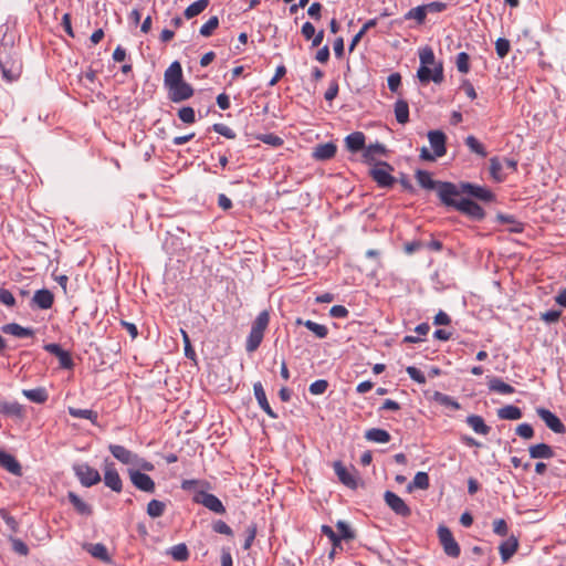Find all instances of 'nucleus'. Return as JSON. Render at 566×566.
Wrapping results in <instances>:
<instances>
[{
  "label": "nucleus",
  "mask_w": 566,
  "mask_h": 566,
  "mask_svg": "<svg viewBox=\"0 0 566 566\" xmlns=\"http://www.w3.org/2000/svg\"><path fill=\"white\" fill-rule=\"evenodd\" d=\"M327 387H328L327 380L318 379V380H315L314 382H312L310 385L308 389L312 395H322L326 391Z\"/></svg>",
  "instance_id": "nucleus-56"
},
{
  "label": "nucleus",
  "mask_w": 566,
  "mask_h": 566,
  "mask_svg": "<svg viewBox=\"0 0 566 566\" xmlns=\"http://www.w3.org/2000/svg\"><path fill=\"white\" fill-rule=\"evenodd\" d=\"M386 504L399 516L408 517L411 515L410 507L406 502L391 491H386L384 495Z\"/></svg>",
  "instance_id": "nucleus-8"
},
{
  "label": "nucleus",
  "mask_w": 566,
  "mask_h": 566,
  "mask_svg": "<svg viewBox=\"0 0 566 566\" xmlns=\"http://www.w3.org/2000/svg\"><path fill=\"white\" fill-rule=\"evenodd\" d=\"M488 386L491 391H495L501 395H512L515 391L511 385L504 382L501 378L497 377L490 378Z\"/></svg>",
  "instance_id": "nucleus-26"
},
{
  "label": "nucleus",
  "mask_w": 566,
  "mask_h": 566,
  "mask_svg": "<svg viewBox=\"0 0 566 566\" xmlns=\"http://www.w3.org/2000/svg\"><path fill=\"white\" fill-rule=\"evenodd\" d=\"M129 478L134 486L138 490L153 493L155 491V482L153 479L146 473L140 472L139 470H128Z\"/></svg>",
  "instance_id": "nucleus-10"
},
{
  "label": "nucleus",
  "mask_w": 566,
  "mask_h": 566,
  "mask_svg": "<svg viewBox=\"0 0 566 566\" xmlns=\"http://www.w3.org/2000/svg\"><path fill=\"white\" fill-rule=\"evenodd\" d=\"M74 471L82 485L93 486L101 481L98 471L88 464H77L74 467Z\"/></svg>",
  "instance_id": "nucleus-5"
},
{
  "label": "nucleus",
  "mask_w": 566,
  "mask_h": 566,
  "mask_svg": "<svg viewBox=\"0 0 566 566\" xmlns=\"http://www.w3.org/2000/svg\"><path fill=\"white\" fill-rule=\"evenodd\" d=\"M263 339V334L260 332L250 331V334L247 339L245 349L248 353H253L256 350V348L260 346L261 342Z\"/></svg>",
  "instance_id": "nucleus-43"
},
{
  "label": "nucleus",
  "mask_w": 566,
  "mask_h": 566,
  "mask_svg": "<svg viewBox=\"0 0 566 566\" xmlns=\"http://www.w3.org/2000/svg\"><path fill=\"white\" fill-rule=\"evenodd\" d=\"M270 322V315L268 311H262L255 318L252 324L251 329L260 332L264 335V331L266 329Z\"/></svg>",
  "instance_id": "nucleus-44"
},
{
  "label": "nucleus",
  "mask_w": 566,
  "mask_h": 566,
  "mask_svg": "<svg viewBox=\"0 0 566 566\" xmlns=\"http://www.w3.org/2000/svg\"><path fill=\"white\" fill-rule=\"evenodd\" d=\"M427 13H440L448 9L449 4L442 1H432L423 4Z\"/></svg>",
  "instance_id": "nucleus-54"
},
{
  "label": "nucleus",
  "mask_w": 566,
  "mask_h": 566,
  "mask_svg": "<svg viewBox=\"0 0 566 566\" xmlns=\"http://www.w3.org/2000/svg\"><path fill=\"white\" fill-rule=\"evenodd\" d=\"M296 324L304 325L308 331L314 333L315 336L318 337V338H325L327 336V334H328V329H327V327L325 325L318 324V323L313 322L311 319L302 321L301 318H298L296 321Z\"/></svg>",
  "instance_id": "nucleus-30"
},
{
  "label": "nucleus",
  "mask_w": 566,
  "mask_h": 566,
  "mask_svg": "<svg viewBox=\"0 0 566 566\" xmlns=\"http://www.w3.org/2000/svg\"><path fill=\"white\" fill-rule=\"evenodd\" d=\"M337 147L334 143H325L317 145L313 150V158L316 160L332 159L336 154Z\"/></svg>",
  "instance_id": "nucleus-19"
},
{
  "label": "nucleus",
  "mask_w": 566,
  "mask_h": 566,
  "mask_svg": "<svg viewBox=\"0 0 566 566\" xmlns=\"http://www.w3.org/2000/svg\"><path fill=\"white\" fill-rule=\"evenodd\" d=\"M193 501L196 503L202 504L208 510L217 513V514H224L226 509L222 504V502L213 494L207 493L203 491H199L195 494Z\"/></svg>",
  "instance_id": "nucleus-6"
},
{
  "label": "nucleus",
  "mask_w": 566,
  "mask_h": 566,
  "mask_svg": "<svg viewBox=\"0 0 566 566\" xmlns=\"http://www.w3.org/2000/svg\"><path fill=\"white\" fill-rule=\"evenodd\" d=\"M253 391H254L255 399H256L259 406L261 407V409L272 419H276L277 415L271 408V406L266 399V395H265L262 384L255 382L253 386Z\"/></svg>",
  "instance_id": "nucleus-15"
},
{
  "label": "nucleus",
  "mask_w": 566,
  "mask_h": 566,
  "mask_svg": "<svg viewBox=\"0 0 566 566\" xmlns=\"http://www.w3.org/2000/svg\"><path fill=\"white\" fill-rule=\"evenodd\" d=\"M170 555L175 560L184 562L188 559L189 552L185 544H178L171 547Z\"/></svg>",
  "instance_id": "nucleus-50"
},
{
  "label": "nucleus",
  "mask_w": 566,
  "mask_h": 566,
  "mask_svg": "<svg viewBox=\"0 0 566 566\" xmlns=\"http://www.w3.org/2000/svg\"><path fill=\"white\" fill-rule=\"evenodd\" d=\"M507 524L503 518L495 520L493 522V532L500 536H505L507 534Z\"/></svg>",
  "instance_id": "nucleus-64"
},
{
  "label": "nucleus",
  "mask_w": 566,
  "mask_h": 566,
  "mask_svg": "<svg viewBox=\"0 0 566 566\" xmlns=\"http://www.w3.org/2000/svg\"><path fill=\"white\" fill-rule=\"evenodd\" d=\"M516 434L523 439H531L534 436V430L528 423H521L516 427Z\"/></svg>",
  "instance_id": "nucleus-62"
},
{
  "label": "nucleus",
  "mask_w": 566,
  "mask_h": 566,
  "mask_svg": "<svg viewBox=\"0 0 566 566\" xmlns=\"http://www.w3.org/2000/svg\"><path fill=\"white\" fill-rule=\"evenodd\" d=\"M419 82L423 85L429 82H434L436 84H440L443 81V73H417Z\"/></svg>",
  "instance_id": "nucleus-52"
},
{
  "label": "nucleus",
  "mask_w": 566,
  "mask_h": 566,
  "mask_svg": "<svg viewBox=\"0 0 566 566\" xmlns=\"http://www.w3.org/2000/svg\"><path fill=\"white\" fill-rule=\"evenodd\" d=\"M336 528L338 531V536L340 537V542L344 541H353L356 538V533L352 527L344 521H338L336 523Z\"/></svg>",
  "instance_id": "nucleus-40"
},
{
  "label": "nucleus",
  "mask_w": 566,
  "mask_h": 566,
  "mask_svg": "<svg viewBox=\"0 0 566 566\" xmlns=\"http://www.w3.org/2000/svg\"><path fill=\"white\" fill-rule=\"evenodd\" d=\"M208 6L209 0H197L185 9L184 15L186 19H192L205 11Z\"/></svg>",
  "instance_id": "nucleus-32"
},
{
  "label": "nucleus",
  "mask_w": 566,
  "mask_h": 566,
  "mask_svg": "<svg viewBox=\"0 0 566 566\" xmlns=\"http://www.w3.org/2000/svg\"><path fill=\"white\" fill-rule=\"evenodd\" d=\"M345 145L350 153L365 150V135L361 132L352 133L346 136Z\"/></svg>",
  "instance_id": "nucleus-20"
},
{
  "label": "nucleus",
  "mask_w": 566,
  "mask_h": 566,
  "mask_svg": "<svg viewBox=\"0 0 566 566\" xmlns=\"http://www.w3.org/2000/svg\"><path fill=\"white\" fill-rule=\"evenodd\" d=\"M321 531L332 542L333 546H340V537L328 525H322Z\"/></svg>",
  "instance_id": "nucleus-60"
},
{
  "label": "nucleus",
  "mask_w": 566,
  "mask_h": 566,
  "mask_svg": "<svg viewBox=\"0 0 566 566\" xmlns=\"http://www.w3.org/2000/svg\"><path fill=\"white\" fill-rule=\"evenodd\" d=\"M385 153V146L382 144L376 143L366 147L363 156L367 163H370L376 159V156L384 155Z\"/></svg>",
  "instance_id": "nucleus-38"
},
{
  "label": "nucleus",
  "mask_w": 566,
  "mask_h": 566,
  "mask_svg": "<svg viewBox=\"0 0 566 566\" xmlns=\"http://www.w3.org/2000/svg\"><path fill=\"white\" fill-rule=\"evenodd\" d=\"M219 27V18L217 15L211 17L201 28H200V35L202 36H210L213 31Z\"/></svg>",
  "instance_id": "nucleus-49"
},
{
  "label": "nucleus",
  "mask_w": 566,
  "mask_h": 566,
  "mask_svg": "<svg viewBox=\"0 0 566 566\" xmlns=\"http://www.w3.org/2000/svg\"><path fill=\"white\" fill-rule=\"evenodd\" d=\"M528 452L532 459H552L554 457L552 447L546 443L531 446Z\"/></svg>",
  "instance_id": "nucleus-22"
},
{
  "label": "nucleus",
  "mask_w": 566,
  "mask_h": 566,
  "mask_svg": "<svg viewBox=\"0 0 566 566\" xmlns=\"http://www.w3.org/2000/svg\"><path fill=\"white\" fill-rule=\"evenodd\" d=\"M405 20H415L418 25H422L426 22L427 12L423 4L415 7L405 13Z\"/></svg>",
  "instance_id": "nucleus-35"
},
{
  "label": "nucleus",
  "mask_w": 566,
  "mask_h": 566,
  "mask_svg": "<svg viewBox=\"0 0 566 566\" xmlns=\"http://www.w3.org/2000/svg\"><path fill=\"white\" fill-rule=\"evenodd\" d=\"M428 138L436 156L442 157L446 154V135L440 130H431Z\"/></svg>",
  "instance_id": "nucleus-18"
},
{
  "label": "nucleus",
  "mask_w": 566,
  "mask_h": 566,
  "mask_svg": "<svg viewBox=\"0 0 566 566\" xmlns=\"http://www.w3.org/2000/svg\"><path fill=\"white\" fill-rule=\"evenodd\" d=\"M395 116L399 124H406L409 119V106L408 103L399 99L395 104Z\"/></svg>",
  "instance_id": "nucleus-37"
},
{
  "label": "nucleus",
  "mask_w": 566,
  "mask_h": 566,
  "mask_svg": "<svg viewBox=\"0 0 566 566\" xmlns=\"http://www.w3.org/2000/svg\"><path fill=\"white\" fill-rule=\"evenodd\" d=\"M22 394L29 400L36 402V403H43L48 400V392L42 387L34 388V389H24V390H22Z\"/></svg>",
  "instance_id": "nucleus-34"
},
{
  "label": "nucleus",
  "mask_w": 566,
  "mask_h": 566,
  "mask_svg": "<svg viewBox=\"0 0 566 566\" xmlns=\"http://www.w3.org/2000/svg\"><path fill=\"white\" fill-rule=\"evenodd\" d=\"M416 179L422 188L428 189V190L437 189L438 192H439V185L442 184L441 181H434L431 178L430 172H428L426 170H418L416 172Z\"/></svg>",
  "instance_id": "nucleus-27"
},
{
  "label": "nucleus",
  "mask_w": 566,
  "mask_h": 566,
  "mask_svg": "<svg viewBox=\"0 0 566 566\" xmlns=\"http://www.w3.org/2000/svg\"><path fill=\"white\" fill-rule=\"evenodd\" d=\"M429 488V475L426 472H418L412 482L408 485V490L413 489L427 490Z\"/></svg>",
  "instance_id": "nucleus-41"
},
{
  "label": "nucleus",
  "mask_w": 566,
  "mask_h": 566,
  "mask_svg": "<svg viewBox=\"0 0 566 566\" xmlns=\"http://www.w3.org/2000/svg\"><path fill=\"white\" fill-rule=\"evenodd\" d=\"M502 163L497 157L490 159V174L492 178L497 182H501L505 179V175L502 172Z\"/></svg>",
  "instance_id": "nucleus-42"
},
{
  "label": "nucleus",
  "mask_w": 566,
  "mask_h": 566,
  "mask_svg": "<svg viewBox=\"0 0 566 566\" xmlns=\"http://www.w3.org/2000/svg\"><path fill=\"white\" fill-rule=\"evenodd\" d=\"M0 467L13 475L21 476L22 468L19 461L10 453L0 450Z\"/></svg>",
  "instance_id": "nucleus-14"
},
{
  "label": "nucleus",
  "mask_w": 566,
  "mask_h": 566,
  "mask_svg": "<svg viewBox=\"0 0 566 566\" xmlns=\"http://www.w3.org/2000/svg\"><path fill=\"white\" fill-rule=\"evenodd\" d=\"M84 549L99 560L109 562L111 559L106 546L102 543L85 544Z\"/></svg>",
  "instance_id": "nucleus-28"
},
{
  "label": "nucleus",
  "mask_w": 566,
  "mask_h": 566,
  "mask_svg": "<svg viewBox=\"0 0 566 566\" xmlns=\"http://www.w3.org/2000/svg\"><path fill=\"white\" fill-rule=\"evenodd\" d=\"M334 470L338 478V480L349 489H357L358 486V476L356 469L352 468L348 470L343 465L340 461L334 462Z\"/></svg>",
  "instance_id": "nucleus-7"
},
{
  "label": "nucleus",
  "mask_w": 566,
  "mask_h": 566,
  "mask_svg": "<svg viewBox=\"0 0 566 566\" xmlns=\"http://www.w3.org/2000/svg\"><path fill=\"white\" fill-rule=\"evenodd\" d=\"M517 548L518 542L514 536L503 542L499 547L502 560L506 563L516 553Z\"/></svg>",
  "instance_id": "nucleus-23"
},
{
  "label": "nucleus",
  "mask_w": 566,
  "mask_h": 566,
  "mask_svg": "<svg viewBox=\"0 0 566 566\" xmlns=\"http://www.w3.org/2000/svg\"><path fill=\"white\" fill-rule=\"evenodd\" d=\"M420 65L417 71H443L442 64L430 69L429 65L434 63V53L431 48L426 46L419 52Z\"/></svg>",
  "instance_id": "nucleus-16"
},
{
  "label": "nucleus",
  "mask_w": 566,
  "mask_h": 566,
  "mask_svg": "<svg viewBox=\"0 0 566 566\" xmlns=\"http://www.w3.org/2000/svg\"><path fill=\"white\" fill-rule=\"evenodd\" d=\"M2 413L17 418L23 417V407L17 401H6L0 405Z\"/></svg>",
  "instance_id": "nucleus-33"
},
{
  "label": "nucleus",
  "mask_w": 566,
  "mask_h": 566,
  "mask_svg": "<svg viewBox=\"0 0 566 566\" xmlns=\"http://www.w3.org/2000/svg\"><path fill=\"white\" fill-rule=\"evenodd\" d=\"M510 41L505 38H499L495 42V50L500 57H504L510 51Z\"/></svg>",
  "instance_id": "nucleus-55"
},
{
  "label": "nucleus",
  "mask_w": 566,
  "mask_h": 566,
  "mask_svg": "<svg viewBox=\"0 0 566 566\" xmlns=\"http://www.w3.org/2000/svg\"><path fill=\"white\" fill-rule=\"evenodd\" d=\"M259 139L273 147H279L283 144V139L274 134H263L259 136Z\"/></svg>",
  "instance_id": "nucleus-59"
},
{
  "label": "nucleus",
  "mask_w": 566,
  "mask_h": 566,
  "mask_svg": "<svg viewBox=\"0 0 566 566\" xmlns=\"http://www.w3.org/2000/svg\"><path fill=\"white\" fill-rule=\"evenodd\" d=\"M69 500L77 510L78 513L88 515L92 513L90 505H87L84 501H82L75 493H69Z\"/></svg>",
  "instance_id": "nucleus-47"
},
{
  "label": "nucleus",
  "mask_w": 566,
  "mask_h": 566,
  "mask_svg": "<svg viewBox=\"0 0 566 566\" xmlns=\"http://www.w3.org/2000/svg\"><path fill=\"white\" fill-rule=\"evenodd\" d=\"M497 417L503 420H518L522 418V411L516 406L507 405L497 410Z\"/></svg>",
  "instance_id": "nucleus-31"
},
{
  "label": "nucleus",
  "mask_w": 566,
  "mask_h": 566,
  "mask_svg": "<svg viewBox=\"0 0 566 566\" xmlns=\"http://www.w3.org/2000/svg\"><path fill=\"white\" fill-rule=\"evenodd\" d=\"M67 410L72 417L87 419L91 420L93 423H95L98 418L97 413L90 409H78L74 407H69Z\"/></svg>",
  "instance_id": "nucleus-39"
},
{
  "label": "nucleus",
  "mask_w": 566,
  "mask_h": 566,
  "mask_svg": "<svg viewBox=\"0 0 566 566\" xmlns=\"http://www.w3.org/2000/svg\"><path fill=\"white\" fill-rule=\"evenodd\" d=\"M0 303L12 307L15 304V298L10 291L0 287Z\"/></svg>",
  "instance_id": "nucleus-63"
},
{
  "label": "nucleus",
  "mask_w": 566,
  "mask_h": 566,
  "mask_svg": "<svg viewBox=\"0 0 566 566\" xmlns=\"http://www.w3.org/2000/svg\"><path fill=\"white\" fill-rule=\"evenodd\" d=\"M2 332L15 337H31L34 332L31 328L23 327L17 323H10L2 326Z\"/></svg>",
  "instance_id": "nucleus-24"
},
{
  "label": "nucleus",
  "mask_w": 566,
  "mask_h": 566,
  "mask_svg": "<svg viewBox=\"0 0 566 566\" xmlns=\"http://www.w3.org/2000/svg\"><path fill=\"white\" fill-rule=\"evenodd\" d=\"M178 117L185 124H193L196 122L195 109L190 106L181 107L178 111Z\"/></svg>",
  "instance_id": "nucleus-51"
},
{
  "label": "nucleus",
  "mask_w": 566,
  "mask_h": 566,
  "mask_svg": "<svg viewBox=\"0 0 566 566\" xmlns=\"http://www.w3.org/2000/svg\"><path fill=\"white\" fill-rule=\"evenodd\" d=\"M44 349L59 358L62 368L71 369L73 367L74 364L71 354L64 350L59 344H46Z\"/></svg>",
  "instance_id": "nucleus-13"
},
{
  "label": "nucleus",
  "mask_w": 566,
  "mask_h": 566,
  "mask_svg": "<svg viewBox=\"0 0 566 566\" xmlns=\"http://www.w3.org/2000/svg\"><path fill=\"white\" fill-rule=\"evenodd\" d=\"M104 483L114 492H120L123 488L122 479L114 467V463L105 462Z\"/></svg>",
  "instance_id": "nucleus-12"
},
{
  "label": "nucleus",
  "mask_w": 566,
  "mask_h": 566,
  "mask_svg": "<svg viewBox=\"0 0 566 566\" xmlns=\"http://www.w3.org/2000/svg\"><path fill=\"white\" fill-rule=\"evenodd\" d=\"M378 23V19L377 18H374V19H370L368 20L364 25L363 28L354 35V38L352 39L350 43H349V51L352 52L355 46L359 43V41L361 40V38L366 34V32L368 30H370L371 28H375Z\"/></svg>",
  "instance_id": "nucleus-36"
},
{
  "label": "nucleus",
  "mask_w": 566,
  "mask_h": 566,
  "mask_svg": "<svg viewBox=\"0 0 566 566\" xmlns=\"http://www.w3.org/2000/svg\"><path fill=\"white\" fill-rule=\"evenodd\" d=\"M184 73H165L164 85L172 103H181L193 95L192 86L184 80Z\"/></svg>",
  "instance_id": "nucleus-2"
},
{
  "label": "nucleus",
  "mask_w": 566,
  "mask_h": 566,
  "mask_svg": "<svg viewBox=\"0 0 566 566\" xmlns=\"http://www.w3.org/2000/svg\"><path fill=\"white\" fill-rule=\"evenodd\" d=\"M469 62H470V56L468 53H465V52L458 53L457 59H455V65L458 67V71H469V67H470Z\"/></svg>",
  "instance_id": "nucleus-58"
},
{
  "label": "nucleus",
  "mask_w": 566,
  "mask_h": 566,
  "mask_svg": "<svg viewBox=\"0 0 566 566\" xmlns=\"http://www.w3.org/2000/svg\"><path fill=\"white\" fill-rule=\"evenodd\" d=\"M536 412L553 432L565 433L566 428L555 413L545 408H537Z\"/></svg>",
  "instance_id": "nucleus-11"
},
{
  "label": "nucleus",
  "mask_w": 566,
  "mask_h": 566,
  "mask_svg": "<svg viewBox=\"0 0 566 566\" xmlns=\"http://www.w3.org/2000/svg\"><path fill=\"white\" fill-rule=\"evenodd\" d=\"M166 504L158 500H151L147 505V514L153 517H159L164 514Z\"/></svg>",
  "instance_id": "nucleus-46"
},
{
  "label": "nucleus",
  "mask_w": 566,
  "mask_h": 566,
  "mask_svg": "<svg viewBox=\"0 0 566 566\" xmlns=\"http://www.w3.org/2000/svg\"><path fill=\"white\" fill-rule=\"evenodd\" d=\"M392 167L387 163H378L370 169V176L380 187H391L395 178L391 176Z\"/></svg>",
  "instance_id": "nucleus-4"
},
{
  "label": "nucleus",
  "mask_w": 566,
  "mask_h": 566,
  "mask_svg": "<svg viewBox=\"0 0 566 566\" xmlns=\"http://www.w3.org/2000/svg\"><path fill=\"white\" fill-rule=\"evenodd\" d=\"M54 302V295L46 289L38 290L33 297L32 304L41 310H49L52 307Z\"/></svg>",
  "instance_id": "nucleus-17"
},
{
  "label": "nucleus",
  "mask_w": 566,
  "mask_h": 566,
  "mask_svg": "<svg viewBox=\"0 0 566 566\" xmlns=\"http://www.w3.org/2000/svg\"><path fill=\"white\" fill-rule=\"evenodd\" d=\"M406 371L407 374L409 375V377L415 380L416 382L420 384V385H423L426 384V376L423 375V373L421 370H419L417 367L415 366H408L406 368Z\"/></svg>",
  "instance_id": "nucleus-57"
},
{
  "label": "nucleus",
  "mask_w": 566,
  "mask_h": 566,
  "mask_svg": "<svg viewBox=\"0 0 566 566\" xmlns=\"http://www.w3.org/2000/svg\"><path fill=\"white\" fill-rule=\"evenodd\" d=\"M497 219L501 223L509 224L507 230L510 232L518 233V232L523 231V224L521 222L514 220V218L511 216L499 214Z\"/></svg>",
  "instance_id": "nucleus-48"
},
{
  "label": "nucleus",
  "mask_w": 566,
  "mask_h": 566,
  "mask_svg": "<svg viewBox=\"0 0 566 566\" xmlns=\"http://www.w3.org/2000/svg\"><path fill=\"white\" fill-rule=\"evenodd\" d=\"M108 449L113 457L124 464L130 465L132 462L135 460V453L123 446L109 444Z\"/></svg>",
  "instance_id": "nucleus-21"
},
{
  "label": "nucleus",
  "mask_w": 566,
  "mask_h": 566,
  "mask_svg": "<svg viewBox=\"0 0 566 566\" xmlns=\"http://www.w3.org/2000/svg\"><path fill=\"white\" fill-rule=\"evenodd\" d=\"M458 188L460 193H468L485 202L492 201L494 198V195L488 188L482 186L473 185L470 182H461Z\"/></svg>",
  "instance_id": "nucleus-9"
},
{
  "label": "nucleus",
  "mask_w": 566,
  "mask_h": 566,
  "mask_svg": "<svg viewBox=\"0 0 566 566\" xmlns=\"http://www.w3.org/2000/svg\"><path fill=\"white\" fill-rule=\"evenodd\" d=\"M465 145L469 147V149L481 156V157H486L488 153L484 148V146L472 135L468 136L465 138Z\"/></svg>",
  "instance_id": "nucleus-45"
},
{
  "label": "nucleus",
  "mask_w": 566,
  "mask_h": 566,
  "mask_svg": "<svg viewBox=\"0 0 566 566\" xmlns=\"http://www.w3.org/2000/svg\"><path fill=\"white\" fill-rule=\"evenodd\" d=\"M12 549L22 556H27L29 554V547L27 544L20 538H11Z\"/></svg>",
  "instance_id": "nucleus-61"
},
{
  "label": "nucleus",
  "mask_w": 566,
  "mask_h": 566,
  "mask_svg": "<svg viewBox=\"0 0 566 566\" xmlns=\"http://www.w3.org/2000/svg\"><path fill=\"white\" fill-rule=\"evenodd\" d=\"M212 129L216 133L224 136L228 139H234L237 137L234 130L232 128H230L229 126H227L226 124H221V123L213 124Z\"/></svg>",
  "instance_id": "nucleus-53"
},
{
  "label": "nucleus",
  "mask_w": 566,
  "mask_h": 566,
  "mask_svg": "<svg viewBox=\"0 0 566 566\" xmlns=\"http://www.w3.org/2000/svg\"><path fill=\"white\" fill-rule=\"evenodd\" d=\"M365 438L368 441L376 443H387L390 441L391 437L388 431L379 428H373L365 432Z\"/></svg>",
  "instance_id": "nucleus-29"
},
{
  "label": "nucleus",
  "mask_w": 566,
  "mask_h": 566,
  "mask_svg": "<svg viewBox=\"0 0 566 566\" xmlns=\"http://www.w3.org/2000/svg\"><path fill=\"white\" fill-rule=\"evenodd\" d=\"M438 537L443 547L444 553L450 557H458L460 555V546L453 538L451 531L444 526L440 525L438 527Z\"/></svg>",
  "instance_id": "nucleus-3"
},
{
  "label": "nucleus",
  "mask_w": 566,
  "mask_h": 566,
  "mask_svg": "<svg viewBox=\"0 0 566 566\" xmlns=\"http://www.w3.org/2000/svg\"><path fill=\"white\" fill-rule=\"evenodd\" d=\"M467 423L479 434H489L491 428L484 422V419L478 415H471L467 418Z\"/></svg>",
  "instance_id": "nucleus-25"
},
{
  "label": "nucleus",
  "mask_w": 566,
  "mask_h": 566,
  "mask_svg": "<svg viewBox=\"0 0 566 566\" xmlns=\"http://www.w3.org/2000/svg\"><path fill=\"white\" fill-rule=\"evenodd\" d=\"M460 190L457 185L452 182H444L439 185V198L449 207H453L460 212L471 217L475 220L484 218V210L478 203L470 199L459 198Z\"/></svg>",
  "instance_id": "nucleus-1"
}]
</instances>
